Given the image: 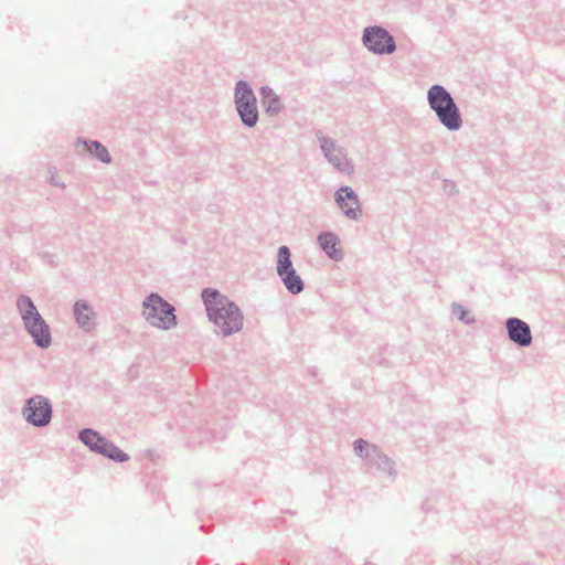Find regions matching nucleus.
Masks as SVG:
<instances>
[{
  "label": "nucleus",
  "instance_id": "9",
  "mask_svg": "<svg viewBox=\"0 0 565 565\" xmlns=\"http://www.w3.org/2000/svg\"><path fill=\"white\" fill-rule=\"evenodd\" d=\"M315 136L319 141L320 150L327 161L338 171L351 174L354 168L348 159L343 147H341L337 140L326 136L320 129L315 132Z\"/></svg>",
  "mask_w": 565,
  "mask_h": 565
},
{
  "label": "nucleus",
  "instance_id": "22",
  "mask_svg": "<svg viewBox=\"0 0 565 565\" xmlns=\"http://www.w3.org/2000/svg\"><path fill=\"white\" fill-rule=\"evenodd\" d=\"M53 184L58 185L57 180H53Z\"/></svg>",
  "mask_w": 565,
  "mask_h": 565
},
{
  "label": "nucleus",
  "instance_id": "18",
  "mask_svg": "<svg viewBox=\"0 0 565 565\" xmlns=\"http://www.w3.org/2000/svg\"><path fill=\"white\" fill-rule=\"evenodd\" d=\"M98 455H103L107 459H110L115 462H125L129 460L128 454H126L108 439H106L105 445H103Z\"/></svg>",
  "mask_w": 565,
  "mask_h": 565
},
{
  "label": "nucleus",
  "instance_id": "19",
  "mask_svg": "<svg viewBox=\"0 0 565 565\" xmlns=\"http://www.w3.org/2000/svg\"><path fill=\"white\" fill-rule=\"evenodd\" d=\"M451 313L461 322L471 326L476 322L475 317L470 316L469 311L460 303L454 302L451 305Z\"/></svg>",
  "mask_w": 565,
  "mask_h": 565
},
{
  "label": "nucleus",
  "instance_id": "12",
  "mask_svg": "<svg viewBox=\"0 0 565 565\" xmlns=\"http://www.w3.org/2000/svg\"><path fill=\"white\" fill-rule=\"evenodd\" d=\"M508 338L520 348H527L532 344L533 337L530 326L520 318L510 317L505 320Z\"/></svg>",
  "mask_w": 565,
  "mask_h": 565
},
{
  "label": "nucleus",
  "instance_id": "20",
  "mask_svg": "<svg viewBox=\"0 0 565 565\" xmlns=\"http://www.w3.org/2000/svg\"><path fill=\"white\" fill-rule=\"evenodd\" d=\"M443 189L448 195H455L458 193L456 183L450 180H444Z\"/></svg>",
  "mask_w": 565,
  "mask_h": 565
},
{
  "label": "nucleus",
  "instance_id": "11",
  "mask_svg": "<svg viewBox=\"0 0 565 565\" xmlns=\"http://www.w3.org/2000/svg\"><path fill=\"white\" fill-rule=\"evenodd\" d=\"M334 200L345 217L355 221L361 216V203L358 194L351 186H340L334 193Z\"/></svg>",
  "mask_w": 565,
  "mask_h": 565
},
{
  "label": "nucleus",
  "instance_id": "16",
  "mask_svg": "<svg viewBox=\"0 0 565 565\" xmlns=\"http://www.w3.org/2000/svg\"><path fill=\"white\" fill-rule=\"evenodd\" d=\"M78 439L88 447L90 451L99 454L107 438L93 428H83L78 431Z\"/></svg>",
  "mask_w": 565,
  "mask_h": 565
},
{
  "label": "nucleus",
  "instance_id": "3",
  "mask_svg": "<svg viewBox=\"0 0 565 565\" xmlns=\"http://www.w3.org/2000/svg\"><path fill=\"white\" fill-rule=\"evenodd\" d=\"M427 102L437 116L439 122L449 131H457L462 127L461 113L451 94L439 84L428 88Z\"/></svg>",
  "mask_w": 565,
  "mask_h": 565
},
{
  "label": "nucleus",
  "instance_id": "13",
  "mask_svg": "<svg viewBox=\"0 0 565 565\" xmlns=\"http://www.w3.org/2000/svg\"><path fill=\"white\" fill-rule=\"evenodd\" d=\"M340 243L339 235L331 231H322L317 235V244L320 249L334 262H341L344 257Z\"/></svg>",
  "mask_w": 565,
  "mask_h": 565
},
{
  "label": "nucleus",
  "instance_id": "5",
  "mask_svg": "<svg viewBox=\"0 0 565 565\" xmlns=\"http://www.w3.org/2000/svg\"><path fill=\"white\" fill-rule=\"evenodd\" d=\"M353 447L355 455L363 460L367 470L386 473L393 480L397 477L395 461L377 445L359 438L353 443Z\"/></svg>",
  "mask_w": 565,
  "mask_h": 565
},
{
  "label": "nucleus",
  "instance_id": "17",
  "mask_svg": "<svg viewBox=\"0 0 565 565\" xmlns=\"http://www.w3.org/2000/svg\"><path fill=\"white\" fill-rule=\"evenodd\" d=\"M77 145H82L89 154H92L94 158L98 159L103 163L111 162V156L102 142L97 140H86L84 138H78Z\"/></svg>",
  "mask_w": 565,
  "mask_h": 565
},
{
  "label": "nucleus",
  "instance_id": "15",
  "mask_svg": "<svg viewBox=\"0 0 565 565\" xmlns=\"http://www.w3.org/2000/svg\"><path fill=\"white\" fill-rule=\"evenodd\" d=\"M74 318L79 328L89 331L94 326V312L86 300H77L73 307Z\"/></svg>",
  "mask_w": 565,
  "mask_h": 565
},
{
  "label": "nucleus",
  "instance_id": "1",
  "mask_svg": "<svg viewBox=\"0 0 565 565\" xmlns=\"http://www.w3.org/2000/svg\"><path fill=\"white\" fill-rule=\"evenodd\" d=\"M201 298L216 334L225 338L243 329L244 316L235 301L214 288H203Z\"/></svg>",
  "mask_w": 565,
  "mask_h": 565
},
{
  "label": "nucleus",
  "instance_id": "6",
  "mask_svg": "<svg viewBox=\"0 0 565 565\" xmlns=\"http://www.w3.org/2000/svg\"><path fill=\"white\" fill-rule=\"evenodd\" d=\"M234 105L238 118L246 128H254L259 119L256 95L247 81L239 79L234 87Z\"/></svg>",
  "mask_w": 565,
  "mask_h": 565
},
{
  "label": "nucleus",
  "instance_id": "7",
  "mask_svg": "<svg viewBox=\"0 0 565 565\" xmlns=\"http://www.w3.org/2000/svg\"><path fill=\"white\" fill-rule=\"evenodd\" d=\"M277 275L291 295H299L305 289V282L294 267L291 252L288 246L281 245L277 250Z\"/></svg>",
  "mask_w": 565,
  "mask_h": 565
},
{
  "label": "nucleus",
  "instance_id": "8",
  "mask_svg": "<svg viewBox=\"0 0 565 565\" xmlns=\"http://www.w3.org/2000/svg\"><path fill=\"white\" fill-rule=\"evenodd\" d=\"M21 413L25 422L33 427H46L53 416L52 402L46 396L33 395L25 399Z\"/></svg>",
  "mask_w": 565,
  "mask_h": 565
},
{
  "label": "nucleus",
  "instance_id": "2",
  "mask_svg": "<svg viewBox=\"0 0 565 565\" xmlns=\"http://www.w3.org/2000/svg\"><path fill=\"white\" fill-rule=\"evenodd\" d=\"M17 310L25 331L32 338L34 344L40 349H47L52 343L51 329L39 312L33 300L26 295L19 296L17 299Z\"/></svg>",
  "mask_w": 565,
  "mask_h": 565
},
{
  "label": "nucleus",
  "instance_id": "4",
  "mask_svg": "<svg viewBox=\"0 0 565 565\" xmlns=\"http://www.w3.org/2000/svg\"><path fill=\"white\" fill-rule=\"evenodd\" d=\"M142 316L152 327L170 330L178 323L175 308L158 292H151L142 302Z\"/></svg>",
  "mask_w": 565,
  "mask_h": 565
},
{
  "label": "nucleus",
  "instance_id": "10",
  "mask_svg": "<svg viewBox=\"0 0 565 565\" xmlns=\"http://www.w3.org/2000/svg\"><path fill=\"white\" fill-rule=\"evenodd\" d=\"M363 45L377 55L392 54L396 50L393 35L382 25H371L363 30Z\"/></svg>",
  "mask_w": 565,
  "mask_h": 565
},
{
  "label": "nucleus",
  "instance_id": "14",
  "mask_svg": "<svg viewBox=\"0 0 565 565\" xmlns=\"http://www.w3.org/2000/svg\"><path fill=\"white\" fill-rule=\"evenodd\" d=\"M259 95L262 97V104L265 108V113L269 117L277 116L284 108L280 97L274 92V89L267 85L259 88Z\"/></svg>",
  "mask_w": 565,
  "mask_h": 565
},
{
  "label": "nucleus",
  "instance_id": "21",
  "mask_svg": "<svg viewBox=\"0 0 565 565\" xmlns=\"http://www.w3.org/2000/svg\"><path fill=\"white\" fill-rule=\"evenodd\" d=\"M53 184L58 185L57 180H53Z\"/></svg>",
  "mask_w": 565,
  "mask_h": 565
}]
</instances>
